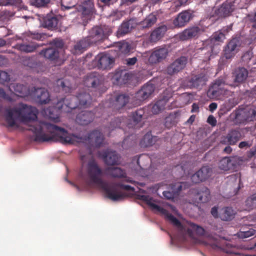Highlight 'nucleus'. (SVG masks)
<instances>
[{"label":"nucleus","instance_id":"obj_1","mask_svg":"<svg viewBox=\"0 0 256 256\" xmlns=\"http://www.w3.org/2000/svg\"><path fill=\"white\" fill-rule=\"evenodd\" d=\"M29 130L34 134V140L36 142H58L63 144H76L78 142L86 143L88 156L92 154L95 148L103 146L104 136L98 130H94L88 136L68 134L64 128L54 124L43 122H34L30 126Z\"/></svg>","mask_w":256,"mask_h":256},{"label":"nucleus","instance_id":"obj_2","mask_svg":"<svg viewBox=\"0 0 256 256\" xmlns=\"http://www.w3.org/2000/svg\"><path fill=\"white\" fill-rule=\"evenodd\" d=\"M86 172L88 178L86 180V182L87 184L90 186L94 184L99 186L106 197L113 201L122 200L126 196L119 189L131 192L135 190L134 187L120 182H108L103 180L102 178V170L93 158L90 160L87 164Z\"/></svg>","mask_w":256,"mask_h":256},{"label":"nucleus","instance_id":"obj_3","mask_svg":"<svg viewBox=\"0 0 256 256\" xmlns=\"http://www.w3.org/2000/svg\"><path fill=\"white\" fill-rule=\"evenodd\" d=\"M137 198L145 202L152 209L156 210L165 216L168 220L176 227L180 234L183 236L188 235L190 237H192L194 234L198 235L204 234V229L192 222H188L184 224H182L180 221L172 214H170L168 210L154 204L152 202V198L150 196L138 194L137 195Z\"/></svg>","mask_w":256,"mask_h":256},{"label":"nucleus","instance_id":"obj_4","mask_svg":"<svg viewBox=\"0 0 256 256\" xmlns=\"http://www.w3.org/2000/svg\"><path fill=\"white\" fill-rule=\"evenodd\" d=\"M38 114L36 108L20 104L16 108H6L4 118L8 126L13 127L16 126L17 122H34L37 119Z\"/></svg>","mask_w":256,"mask_h":256},{"label":"nucleus","instance_id":"obj_5","mask_svg":"<svg viewBox=\"0 0 256 256\" xmlns=\"http://www.w3.org/2000/svg\"><path fill=\"white\" fill-rule=\"evenodd\" d=\"M144 112V108H140L132 112L128 116V120L124 118H115L112 120L109 128L112 130L114 128H122L124 126H126L128 128H140L142 124L140 122Z\"/></svg>","mask_w":256,"mask_h":256},{"label":"nucleus","instance_id":"obj_6","mask_svg":"<svg viewBox=\"0 0 256 256\" xmlns=\"http://www.w3.org/2000/svg\"><path fill=\"white\" fill-rule=\"evenodd\" d=\"M46 34L44 33L28 32L24 34L20 42H18L15 46L16 48L18 50L26 52H33L39 47L36 42L32 40H42L44 38Z\"/></svg>","mask_w":256,"mask_h":256},{"label":"nucleus","instance_id":"obj_7","mask_svg":"<svg viewBox=\"0 0 256 256\" xmlns=\"http://www.w3.org/2000/svg\"><path fill=\"white\" fill-rule=\"evenodd\" d=\"M112 31L105 25L96 26L88 31L86 38L92 44H100L107 39Z\"/></svg>","mask_w":256,"mask_h":256},{"label":"nucleus","instance_id":"obj_8","mask_svg":"<svg viewBox=\"0 0 256 256\" xmlns=\"http://www.w3.org/2000/svg\"><path fill=\"white\" fill-rule=\"evenodd\" d=\"M226 82L222 78L216 80L207 91V96L211 99L218 98L220 96L228 97L231 92L224 88Z\"/></svg>","mask_w":256,"mask_h":256},{"label":"nucleus","instance_id":"obj_9","mask_svg":"<svg viewBox=\"0 0 256 256\" xmlns=\"http://www.w3.org/2000/svg\"><path fill=\"white\" fill-rule=\"evenodd\" d=\"M210 75L208 68L201 69L196 74H192L188 80V86L191 88L200 90L206 84Z\"/></svg>","mask_w":256,"mask_h":256},{"label":"nucleus","instance_id":"obj_10","mask_svg":"<svg viewBox=\"0 0 256 256\" xmlns=\"http://www.w3.org/2000/svg\"><path fill=\"white\" fill-rule=\"evenodd\" d=\"M78 11L81 13V18L84 26H86L91 20L94 13L95 9L92 0H86L77 6Z\"/></svg>","mask_w":256,"mask_h":256},{"label":"nucleus","instance_id":"obj_11","mask_svg":"<svg viewBox=\"0 0 256 256\" xmlns=\"http://www.w3.org/2000/svg\"><path fill=\"white\" fill-rule=\"evenodd\" d=\"M84 84L88 88H95L99 94L104 92L103 78L98 72H92L88 74L84 78Z\"/></svg>","mask_w":256,"mask_h":256},{"label":"nucleus","instance_id":"obj_12","mask_svg":"<svg viewBox=\"0 0 256 256\" xmlns=\"http://www.w3.org/2000/svg\"><path fill=\"white\" fill-rule=\"evenodd\" d=\"M248 74V70L244 66L235 68L232 72L233 83L230 86L235 88L245 84L247 82Z\"/></svg>","mask_w":256,"mask_h":256},{"label":"nucleus","instance_id":"obj_13","mask_svg":"<svg viewBox=\"0 0 256 256\" xmlns=\"http://www.w3.org/2000/svg\"><path fill=\"white\" fill-rule=\"evenodd\" d=\"M172 94L170 90H166L161 94L160 99L152 105V112L154 114H158L166 108L168 102L172 98Z\"/></svg>","mask_w":256,"mask_h":256},{"label":"nucleus","instance_id":"obj_14","mask_svg":"<svg viewBox=\"0 0 256 256\" xmlns=\"http://www.w3.org/2000/svg\"><path fill=\"white\" fill-rule=\"evenodd\" d=\"M240 42L238 38H232L224 48V56L226 59H230L234 56L238 51Z\"/></svg>","mask_w":256,"mask_h":256},{"label":"nucleus","instance_id":"obj_15","mask_svg":"<svg viewBox=\"0 0 256 256\" xmlns=\"http://www.w3.org/2000/svg\"><path fill=\"white\" fill-rule=\"evenodd\" d=\"M194 16L193 12L190 10H183L174 19L172 24L174 28H182L186 26Z\"/></svg>","mask_w":256,"mask_h":256},{"label":"nucleus","instance_id":"obj_16","mask_svg":"<svg viewBox=\"0 0 256 256\" xmlns=\"http://www.w3.org/2000/svg\"><path fill=\"white\" fill-rule=\"evenodd\" d=\"M77 99L78 98L76 96H68L58 101L56 107L58 110H64L66 107V108H68V110H65L69 112L70 110H72L79 108Z\"/></svg>","mask_w":256,"mask_h":256},{"label":"nucleus","instance_id":"obj_17","mask_svg":"<svg viewBox=\"0 0 256 256\" xmlns=\"http://www.w3.org/2000/svg\"><path fill=\"white\" fill-rule=\"evenodd\" d=\"M96 66L99 69L110 70L114 64V59L110 54H100L95 58Z\"/></svg>","mask_w":256,"mask_h":256},{"label":"nucleus","instance_id":"obj_18","mask_svg":"<svg viewBox=\"0 0 256 256\" xmlns=\"http://www.w3.org/2000/svg\"><path fill=\"white\" fill-rule=\"evenodd\" d=\"M204 32L198 26H190L178 34V38L181 40H188L198 38Z\"/></svg>","mask_w":256,"mask_h":256},{"label":"nucleus","instance_id":"obj_19","mask_svg":"<svg viewBox=\"0 0 256 256\" xmlns=\"http://www.w3.org/2000/svg\"><path fill=\"white\" fill-rule=\"evenodd\" d=\"M187 62L188 58L184 56H180L176 59L167 67V74L170 76L178 74L184 69Z\"/></svg>","mask_w":256,"mask_h":256},{"label":"nucleus","instance_id":"obj_20","mask_svg":"<svg viewBox=\"0 0 256 256\" xmlns=\"http://www.w3.org/2000/svg\"><path fill=\"white\" fill-rule=\"evenodd\" d=\"M171 26L167 24L162 23L150 33L148 40L150 42L156 43L162 38L166 31Z\"/></svg>","mask_w":256,"mask_h":256},{"label":"nucleus","instance_id":"obj_21","mask_svg":"<svg viewBox=\"0 0 256 256\" xmlns=\"http://www.w3.org/2000/svg\"><path fill=\"white\" fill-rule=\"evenodd\" d=\"M242 138L240 128L232 129L226 136L222 138L220 143L223 144L233 146L236 144Z\"/></svg>","mask_w":256,"mask_h":256},{"label":"nucleus","instance_id":"obj_22","mask_svg":"<svg viewBox=\"0 0 256 256\" xmlns=\"http://www.w3.org/2000/svg\"><path fill=\"white\" fill-rule=\"evenodd\" d=\"M155 86L152 83H147L139 90L135 96L138 104L148 98L154 92Z\"/></svg>","mask_w":256,"mask_h":256},{"label":"nucleus","instance_id":"obj_23","mask_svg":"<svg viewBox=\"0 0 256 256\" xmlns=\"http://www.w3.org/2000/svg\"><path fill=\"white\" fill-rule=\"evenodd\" d=\"M212 170L208 166H204L191 176L193 183L197 184L204 181L212 175Z\"/></svg>","mask_w":256,"mask_h":256},{"label":"nucleus","instance_id":"obj_24","mask_svg":"<svg viewBox=\"0 0 256 256\" xmlns=\"http://www.w3.org/2000/svg\"><path fill=\"white\" fill-rule=\"evenodd\" d=\"M234 10L232 0H226L216 10L215 13L220 18H226L230 16Z\"/></svg>","mask_w":256,"mask_h":256},{"label":"nucleus","instance_id":"obj_25","mask_svg":"<svg viewBox=\"0 0 256 256\" xmlns=\"http://www.w3.org/2000/svg\"><path fill=\"white\" fill-rule=\"evenodd\" d=\"M210 240V241L209 244L212 248L222 250L226 253H234V251L232 250V248H233L232 245L229 242H226L224 239L214 238Z\"/></svg>","mask_w":256,"mask_h":256},{"label":"nucleus","instance_id":"obj_26","mask_svg":"<svg viewBox=\"0 0 256 256\" xmlns=\"http://www.w3.org/2000/svg\"><path fill=\"white\" fill-rule=\"evenodd\" d=\"M168 50L165 47L156 48L150 55L148 62L152 64L160 62L168 56Z\"/></svg>","mask_w":256,"mask_h":256},{"label":"nucleus","instance_id":"obj_27","mask_svg":"<svg viewBox=\"0 0 256 256\" xmlns=\"http://www.w3.org/2000/svg\"><path fill=\"white\" fill-rule=\"evenodd\" d=\"M110 176L115 178H124V182L134 184V181L130 178L128 177L125 170L118 167L108 168L106 170Z\"/></svg>","mask_w":256,"mask_h":256},{"label":"nucleus","instance_id":"obj_28","mask_svg":"<svg viewBox=\"0 0 256 256\" xmlns=\"http://www.w3.org/2000/svg\"><path fill=\"white\" fill-rule=\"evenodd\" d=\"M130 78L131 75L126 70L116 71L112 78L114 84L120 86L126 84Z\"/></svg>","mask_w":256,"mask_h":256},{"label":"nucleus","instance_id":"obj_29","mask_svg":"<svg viewBox=\"0 0 256 256\" xmlns=\"http://www.w3.org/2000/svg\"><path fill=\"white\" fill-rule=\"evenodd\" d=\"M94 118V114L92 111L84 110L78 114L76 122L80 125L86 126L92 122Z\"/></svg>","mask_w":256,"mask_h":256},{"label":"nucleus","instance_id":"obj_30","mask_svg":"<svg viewBox=\"0 0 256 256\" xmlns=\"http://www.w3.org/2000/svg\"><path fill=\"white\" fill-rule=\"evenodd\" d=\"M218 168L224 171L234 170L236 168V162L234 158L225 157L219 162Z\"/></svg>","mask_w":256,"mask_h":256},{"label":"nucleus","instance_id":"obj_31","mask_svg":"<svg viewBox=\"0 0 256 256\" xmlns=\"http://www.w3.org/2000/svg\"><path fill=\"white\" fill-rule=\"evenodd\" d=\"M102 156L107 165L114 166L118 164L120 156L116 151L108 150L103 152Z\"/></svg>","mask_w":256,"mask_h":256},{"label":"nucleus","instance_id":"obj_32","mask_svg":"<svg viewBox=\"0 0 256 256\" xmlns=\"http://www.w3.org/2000/svg\"><path fill=\"white\" fill-rule=\"evenodd\" d=\"M0 6H11L18 10H28V6L25 5L22 0H0Z\"/></svg>","mask_w":256,"mask_h":256},{"label":"nucleus","instance_id":"obj_33","mask_svg":"<svg viewBox=\"0 0 256 256\" xmlns=\"http://www.w3.org/2000/svg\"><path fill=\"white\" fill-rule=\"evenodd\" d=\"M92 45L86 37L78 42L74 46L72 50V52L74 54H80L86 50V49Z\"/></svg>","mask_w":256,"mask_h":256},{"label":"nucleus","instance_id":"obj_34","mask_svg":"<svg viewBox=\"0 0 256 256\" xmlns=\"http://www.w3.org/2000/svg\"><path fill=\"white\" fill-rule=\"evenodd\" d=\"M40 54L50 61L56 60L59 57V50L56 48L50 46L42 50Z\"/></svg>","mask_w":256,"mask_h":256},{"label":"nucleus","instance_id":"obj_35","mask_svg":"<svg viewBox=\"0 0 256 256\" xmlns=\"http://www.w3.org/2000/svg\"><path fill=\"white\" fill-rule=\"evenodd\" d=\"M58 22V18L56 16L50 14L43 18L42 24L44 28L53 30L57 28Z\"/></svg>","mask_w":256,"mask_h":256},{"label":"nucleus","instance_id":"obj_36","mask_svg":"<svg viewBox=\"0 0 256 256\" xmlns=\"http://www.w3.org/2000/svg\"><path fill=\"white\" fill-rule=\"evenodd\" d=\"M34 96L37 98L38 102L42 104H47L50 100L49 93L44 88H35Z\"/></svg>","mask_w":256,"mask_h":256},{"label":"nucleus","instance_id":"obj_37","mask_svg":"<svg viewBox=\"0 0 256 256\" xmlns=\"http://www.w3.org/2000/svg\"><path fill=\"white\" fill-rule=\"evenodd\" d=\"M130 97L128 95L125 94H120L115 97L114 102V108L116 110H119L126 106L129 102Z\"/></svg>","mask_w":256,"mask_h":256},{"label":"nucleus","instance_id":"obj_38","mask_svg":"<svg viewBox=\"0 0 256 256\" xmlns=\"http://www.w3.org/2000/svg\"><path fill=\"white\" fill-rule=\"evenodd\" d=\"M235 215V212L232 207H224L219 212V218L222 220L229 221L232 220Z\"/></svg>","mask_w":256,"mask_h":256},{"label":"nucleus","instance_id":"obj_39","mask_svg":"<svg viewBox=\"0 0 256 256\" xmlns=\"http://www.w3.org/2000/svg\"><path fill=\"white\" fill-rule=\"evenodd\" d=\"M157 21L156 15L154 13H152L146 16V17L142 21L139 25V28L144 29L152 27Z\"/></svg>","mask_w":256,"mask_h":256},{"label":"nucleus","instance_id":"obj_40","mask_svg":"<svg viewBox=\"0 0 256 256\" xmlns=\"http://www.w3.org/2000/svg\"><path fill=\"white\" fill-rule=\"evenodd\" d=\"M76 96L79 108L87 107L90 103L92 98L90 94L86 92L79 93Z\"/></svg>","mask_w":256,"mask_h":256},{"label":"nucleus","instance_id":"obj_41","mask_svg":"<svg viewBox=\"0 0 256 256\" xmlns=\"http://www.w3.org/2000/svg\"><path fill=\"white\" fill-rule=\"evenodd\" d=\"M226 38L225 34L222 32L218 30L213 34L211 37L206 41V43L210 44V47H212V45L215 42H222Z\"/></svg>","mask_w":256,"mask_h":256},{"label":"nucleus","instance_id":"obj_42","mask_svg":"<svg viewBox=\"0 0 256 256\" xmlns=\"http://www.w3.org/2000/svg\"><path fill=\"white\" fill-rule=\"evenodd\" d=\"M210 198V191L206 187H202L196 194V198L200 202L204 203L208 202Z\"/></svg>","mask_w":256,"mask_h":256},{"label":"nucleus","instance_id":"obj_43","mask_svg":"<svg viewBox=\"0 0 256 256\" xmlns=\"http://www.w3.org/2000/svg\"><path fill=\"white\" fill-rule=\"evenodd\" d=\"M131 21L128 20L124 22L119 26L116 32L118 37H121L128 34L132 30V26H130Z\"/></svg>","mask_w":256,"mask_h":256},{"label":"nucleus","instance_id":"obj_44","mask_svg":"<svg viewBox=\"0 0 256 256\" xmlns=\"http://www.w3.org/2000/svg\"><path fill=\"white\" fill-rule=\"evenodd\" d=\"M156 136H153L150 134H146L140 141V144L144 147H148L152 146L156 142Z\"/></svg>","mask_w":256,"mask_h":256},{"label":"nucleus","instance_id":"obj_45","mask_svg":"<svg viewBox=\"0 0 256 256\" xmlns=\"http://www.w3.org/2000/svg\"><path fill=\"white\" fill-rule=\"evenodd\" d=\"M177 123L176 114L170 113L166 117L164 124L168 128H170Z\"/></svg>","mask_w":256,"mask_h":256},{"label":"nucleus","instance_id":"obj_46","mask_svg":"<svg viewBox=\"0 0 256 256\" xmlns=\"http://www.w3.org/2000/svg\"><path fill=\"white\" fill-rule=\"evenodd\" d=\"M252 0H232L234 10L246 8Z\"/></svg>","mask_w":256,"mask_h":256},{"label":"nucleus","instance_id":"obj_47","mask_svg":"<svg viewBox=\"0 0 256 256\" xmlns=\"http://www.w3.org/2000/svg\"><path fill=\"white\" fill-rule=\"evenodd\" d=\"M51 0H30V4L37 8H44L48 6Z\"/></svg>","mask_w":256,"mask_h":256},{"label":"nucleus","instance_id":"obj_48","mask_svg":"<svg viewBox=\"0 0 256 256\" xmlns=\"http://www.w3.org/2000/svg\"><path fill=\"white\" fill-rule=\"evenodd\" d=\"M58 85L60 86L62 91L65 92H69L71 90V86L69 82L66 80H59L58 82Z\"/></svg>","mask_w":256,"mask_h":256},{"label":"nucleus","instance_id":"obj_49","mask_svg":"<svg viewBox=\"0 0 256 256\" xmlns=\"http://www.w3.org/2000/svg\"><path fill=\"white\" fill-rule=\"evenodd\" d=\"M12 12L8 10L0 11V22H4L8 21L10 18L14 16Z\"/></svg>","mask_w":256,"mask_h":256},{"label":"nucleus","instance_id":"obj_50","mask_svg":"<svg viewBox=\"0 0 256 256\" xmlns=\"http://www.w3.org/2000/svg\"><path fill=\"white\" fill-rule=\"evenodd\" d=\"M62 8L63 10L72 8L75 6V2L72 0H61Z\"/></svg>","mask_w":256,"mask_h":256},{"label":"nucleus","instance_id":"obj_51","mask_svg":"<svg viewBox=\"0 0 256 256\" xmlns=\"http://www.w3.org/2000/svg\"><path fill=\"white\" fill-rule=\"evenodd\" d=\"M164 196L167 200H173L178 196V192L164 191L162 192Z\"/></svg>","mask_w":256,"mask_h":256},{"label":"nucleus","instance_id":"obj_52","mask_svg":"<svg viewBox=\"0 0 256 256\" xmlns=\"http://www.w3.org/2000/svg\"><path fill=\"white\" fill-rule=\"evenodd\" d=\"M10 86L14 88L15 92L18 94H23V92L25 89V87L23 84L18 83L12 84Z\"/></svg>","mask_w":256,"mask_h":256},{"label":"nucleus","instance_id":"obj_53","mask_svg":"<svg viewBox=\"0 0 256 256\" xmlns=\"http://www.w3.org/2000/svg\"><path fill=\"white\" fill-rule=\"evenodd\" d=\"M50 44L52 45V47L56 48L58 50V48H62L63 47L64 44L62 40L56 38L50 42Z\"/></svg>","mask_w":256,"mask_h":256},{"label":"nucleus","instance_id":"obj_54","mask_svg":"<svg viewBox=\"0 0 256 256\" xmlns=\"http://www.w3.org/2000/svg\"><path fill=\"white\" fill-rule=\"evenodd\" d=\"M255 234V230L253 229H250L248 231L245 232H240L238 235V236L240 238H247L250 237L252 236H254Z\"/></svg>","mask_w":256,"mask_h":256},{"label":"nucleus","instance_id":"obj_55","mask_svg":"<svg viewBox=\"0 0 256 256\" xmlns=\"http://www.w3.org/2000/svg\"><path fill=\"white\" fill-rule=\"evenodd\" d=\"M10 80V76L5 71H0V82L4 83Z\"/></svg>","mask_w":256,"mask_h":256},{"label":"nucleus","instance_id":"obj_56","mask_svg":"<svg viewBox=\"0 0 256 256\" xmlns=\"http://www.w3.org/2000/svg\"><path fill=\"white\" fill-rule=\"evenodd\" d=\"M188 0H174L173 2V6L176 8H178L182 6H184Z\"/></svg>","mask_w":256,"mask_h":256},{"label":"nucleus","instance_id":"obj_57","mask_svg":"<svg viewBox=\"0 0 256 256\" xmlns=\"http://www.w3.org/2000/svg\"><path fill=\"white\" fill-rule=\"evenodd\" d=\"M207 122L212 126H214L216 125L217 121L216 118L212 115H210L207 119Z\"/></svg>","mask_w":256,"mask_h":256},{"label":"nucleus","instance_id":"obj_58","mask_svg":"<svg viewBox=\"0 0 256 256\" xmlns=\"http://www.w3.org/2000/svg\"><path fill=\"white\" fill-rule=\"evenodd\" d=\"M126 64L128 66H133L137 62V58L136 57H133L132 58H128L126 59Z\"/></svg>","mask_w":256,"mask_h":256},{"label":"nucleus","instance_id":"obj_59","mask_svg":"<svg viewBox=\"0 0 256 256\" xmlns=\"http://www.w3.org/2000/svg\"><path fill=\"white\" fill-rule=\"evenodd\" d=\"M120 50L122 52H126V51H128V48L129 46L127 43H123L122 44L119 46Z\"/></svg>","mask_w":256,"mask_h":256},{"label":"nucleus","instance_id":"obj_60","mask_svg":"<svg viewBox=\"0 0 256 256\" xmlns=\"http://www.w3.org/2000/svg\"><path fill=\"white\" fill-rule=\"evenodd\" d=\"M211 214L214 217L217 218H219V212H218V208L216 206L212 208L211 210Z\"/></svg>","mask_w":256,"mask_h":256},{"label":"nucleus","instance_id":"obj_61","mask_svg":"<svg viewBox=\"0 0 256 256\" xmlns=\"http://www.w3.org/2000/svg\"><path fill=\"white\" fill-rule=\"evenodd\" d=\"M191 112H199V106L196 103H194L192 106Z\"/></svg>","mask_w":256,"mask_h":256},{"label":"nucleus","instance_id":"obj_62","mask_svg":"<svg viewBox=\"0 0 256 256\" xmlns=\"http://www.w3.org/2000/svg\"><path fill=\"white\" fill-rule=\"evenodd\" d=\"M250 20L252 23V28L256 29V12L254 14L253 16H250Z\"/></svg>","mask_w":256,"mask_h":256},{"label":"nucleus","instance_id":"obj_63","mask_svg":"<svg viewBox=\"0 0 256 256\" xmlns=\"http://www.w3.org/2000/svg\"><path fill=\"white\" fill-rule=\"evenodd\" d=\"M232 29V26H226L225 27H224L222 30H222L223 33H224L225 34H228L230 30H231Z\"/></svg>","mask_w":256,"mask_h":256},{"label":"nucleus","instance_id":"obj_64","mask_svg":"<svg viewBox=\"0 0 256 256\" xmlns=\"http://www.w3.org/2000/svg\"><path fill=\"white\" fill-rule=\"evenodd\" d=\"M250 146L248 142H242L239 144L238 147L240 148L250 147Z\"/></svg>","mask_w":256,"mask_h":256}]
</instances>
